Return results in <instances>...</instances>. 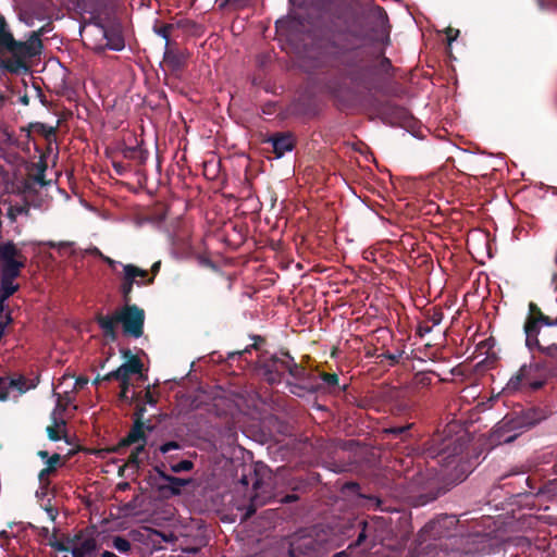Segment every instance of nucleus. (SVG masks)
I'll return each instance as SVG.
<instances>
[{
  "mask_svg": "<svg viewBox=\"0 0 557 557\" xmlns=\"http://www.w3.org/2000/svg\"><path fill=\"white\" fill-rule=\"evenodd\" d=\"M250 0H221L219 7L221 9L230 8L233 11H239L249 5Z\"/></svg>",
  "mask_w": 557,
  "mask_h": 557,
  "instance_id": "e433bc0d",
  "label": "nucleus"
},
{
  "mask_svg": "<svg viewBox=\"0 0 557 557\" xmlns=\"http://www.w3.org/2000/svg\"><path fill=\"white\" fill-rule=\"evenodd\" d=\"M327 534L323 530L313 528L310 531L296 535L290 542L289 557H317L325 549Z\"/></svg>",
  "mask_w": 557,
  "mask_h": 557,
  "instance_id": "6e6552de",
  "label": "nucleus"
},
{
  "mask_svg": "<svg viewBox=\"0 0 557 557\" xmlns=\"http://www.w3.org/2000/svg\"><path fill=\"white\" fill-rule=\"evenodd\" d=\"M26 260L13 242L0 243L1 276L17 278L26 265Z\"/></svg>",
  "mask_w": 557,
  "mask_h": 557,
  "instance_id": "9d476101",
  "label": "nucleus"
},
{
  "mask_svg": "<svg viewBox=\"0 0 557 557\" xmlns=\"http://www.w3.org/2000/svg\"><path fill=\"white\" fill-rule=\"evenodd\" d=\"M95 27V35L99 37V40L95 41L92 49L97 53H101L107 49L113 51H121L125 47V40L123 33L117 26H104L101 22H92Z\"/></svg>",
  "mask_w": 557,
  "mask_h": 557,
  "instance_id": "9b49d317",
  "label": "nucleus"
},
{
  "mask_svg": "<svg viewBox=\"0 0 557 557\" xmlns=\"http://www.w3.org/2000/svg\"><path fill=\"white\" fill-rule=\"evenodd\" d=\"M52 30V23H47L44 26H41L39 29L34 30L35 34H37L40 38L42 35L49 33Z\"/></svg>",
  "mask_w": 557,
  "mask_h": 557,
  "instance_id": "052dcab7",
  "label": "nucleus"
},
{
  "mask_svg": "<svg viewBox=\"0 0 557 557\" xmlns=\"http://www.w3.org/2000/svg\"><path fill=\"white\" fill-rule=\"evenodd\" d=\"M193 468H194V463L190 460H182V461L171 466V470L174 473L190 471Z\"/></svg>",
  "mask_w": 557,
  "mask_h": 557,
  "instance_id": "37998d69",
  "label": "nucleus"
},
{
  "mask_svg": "<svg viewBox=\"0 0 557 557\" xmlns=\"http://www.w3.org/2000/svg\"><path fill=\"white\" fill-rule=\"evenodd\" d=\"M53 473L54 472L50 468H48V467L41 469L39 474H38V480H39L40 484L42 486H48L50 484L49 476L51 474H53Z\"/></svg>",
  "mask_w": 557,
  "mask_h": 557,
  "instance_id": "de8ad7c7",
  "label": "nucleus"
},
{
  "mask_svg": "<svg viewBox=\"0 0 557 557\" xmlns=\"http://www.w3.org/2000/svg\"><path fill=\"white\" fill-rule=\"evenodd\" d=\"M131 381H127V380H123L121 379L120 380V393H119V400L121 401H124V403H131L135 396H137L136 394L133 395L132 398L128 397V392H129V387H131Z\"/></svg>",
  "mask_w": 557,
  "mask_h": 557,
  "instance_id": "58836bf2",
  "label": "nucleus"
},
{
  "mask_svg": "<svg viewBox=\"0 0 557 557\" xmlns=\"http://www.w3.org/2000/svg\"><path fill=\"white\" fill-rule=\"evenodd\" d=\"M432 325L426 322V320L422 321L419 323L418 327H417V331H416V334L419 336V337H423L425 336L426 334H429L431 331H432Z\"/></svg>",
  "mask_w": 557,
  "mask_h": 557,
  "instance_id": "09e8293b",
  "label": "nucleus"
},
{
  "mask_svg": "<svg viewBox=\"0 0 557 557\" xmlns=\"http://www.w3.org/2000/svg\"><path fill=\"white\" fill-rule=\"evenodd\" d=\"M180 448H181V445L176 441H170V442L162 444L159 449L162 454H166L171 450L180 449Z\"/></svg>",
  "mask_w": 557,
  "mask_h": 557,
  "instance_id": "864d4df0",
  "label": "nucleus"
},
{
  "mask_svg": "<svg viewBox=\"0 0 557 557\" xmlns=\"http://www.w3.org/2000/svg\"><path fill=\"white\" fill-rule=\"evenodd\" d=\"M160 268H161V261H156L152 265H151V269H150V273H151V276L150 277H146V278H141L143 280V284L145 285H151L154 281V276L159 273L160 271Z\"/></svg>",
  "mask_w": 557,
  "mask_h": 557,
  "instance_id": "49530a36",
  "label": "nucleus"
},
{
  "mask_svg": "<svg viewBox=\"0 0 557 557\" xmlns=\"http://www.w3.org/2000/svg\"><path fill=\"white\" fill-rule=\"evenodd\" d=\"M39 383V376H35L33 379H27L24 375H18L17 377H9L8 385L11 388H15L20 394H24L29 389L35 388Z\"/></svg>",
  "mask_w": 557,
  "mask_h": 557,
  "instance_id": "393cba45",
  "label": "nucleus"
},
{
  "mask_svg": "<svg viewBox=\"0 0 557 557\" xmlns=\"http://www.w3.org/2000/svg\"><path fill=\"white\" fill-rule=\"evenodd\" d=\"M281 355L287 357L286 372L296 381H298L297 383L309 384L310 380L312 379L311 373H309L302 364L296 362L295 358L288 350L282 349Z\"/></svg>",
  "mask_w": 557,
  "mask_h": 557,
  "instance_id": "4be33fe9",
  "label": "nucleus"
},
{
  "mask_svg": "<svg viewBox=\"0 0 557 557\" xmlns=\"http://www.w3.org/2000/svg\"><path fill=\"white\" fill-rule=\"evenodd\" d=\"M466 449V442L457 436H442L436 434L425 444L422 458L428 463L426 471L434 472L425 486L417 496V504L422 506L435 500L447 490V485L462 482L467 478L461 455Z\"/></svg>",
  "mask_w": 557,
  "mask_h": 557,
  "instance_id": "f03ea898",
  "label": "nucleus"
},
{
  "mask_svg": "<svg viewBox=\"0 0 557 557\" xmlns=\"http://www.w3.org/2000/svg\"><path fill=\"white\" fill-rule=\"evenodd\" d=\"M124 275L122 277L120 292L122 295V299L124 301V305H132V293L134 284L144 285L143 280L137 281V278H146L148 276V271L138 268L135 264L128 263L123 267Z\"/></svg>",
  "mask_w": 557,
  "mask_h": 557,
  "instance_id": "2eb2a0df",
  "label": "nucleus"
},
{
  "mask_svg": "<svg viewBox=\"0 0 557 557\" xmlns=\"http://www.w3.org/2000/svg\"><path fill=\"white\" fill-rule=\"evenodd\" d=\"M287 357L281 355H272L268 358L260 357L256 364V370L262 379L270 385L280 384L283 381L284 373L287 368Z\"/></svg>",
  "mask_w": 557,
  "mask_h": 557,
  "instance_id": "ddd939ff",
  "label": "nucleus"
},
{
  "mask_svg": "<svg viewBox=\"0 0 557 557\" xmlns=\"http://www.w3.org/2000/svg\"><path fill=\"white\" fill-rule=\"evenodd\" d=\"M290 3L300 9H307L310 7H314L318 3V0H289Z\"/></svg>",
  "mask_w": 557,
  "mask_h": 557,
  "instance_id": "603ef678",
  "label": "nucleus"
},
{
  "mask_svg": "<svg viewBox=\"0 0 557 557\" xmlns=\"http://www.w3.org/2000/svg\"><path fill=\"white\" fill-rule=\"evenodd\" d=\"M535 494L546 495L548 498L557 497V479L544 483Z\"/></svg>",
  "mask_w": 557,
  "mask_h": 557,
  "instance_id": "72a5a7b5",
  "label": "nucleus"
},
{
  "mask_svg": "<svg viewBox=\"0 0 557 557\" xmlns=\"http://www.w3.org/2000/svg\"><path fill=\"white\" fill-rule=\"evenodd\" d=\"M46 463H47L48 468H50L53 472H55L57 467L59 465H61V455L55 453L52 456H49Z\"/></svg>",
  "mask_w": 557,
  "mask_h": 557,
  "instance_id": "8fccbe9b",
  "label": "nucleus"
},
{
  "mask_svg": "<svg viewBox=\"0 0 557 557\" xmlns=\"http://www.w3.org/2000/svg\"><path fill=\"white\" fill-rule=\"evenodd\" d=\"M122 356L126 361L117 368L121 379L131 381L132 375L138 374V379L145 381L147 376L143 374L144 363L140 358L133 355L129 349H123Z\"/></svg>",
  "mask_w": 557,
  "mask_h": 557,
  "instance_id": "f3484780",
  "label": "nucleus"
},
{
  "mask_svg": "<svg viewBox=\"0 0 557 557\" xmlns=\"http://www.w3.org/2000/svg\"><path fill=\"white\" fill-rule=\"evenodd\" d=\"M47 245H48L50 248H55V247L64 248V247H70V246H71V243L63 242V243H60V244H55V243H53V242H49V243H47Z\"/></svg>",
  "mask_w": 557,
  "mask_h": 557,
  "instance_id": "69168bd1",
  "label": "nucleus"
},
{
  "mask_svg": "<svg viewBox=\"0 0 557 557\" xmlns=\"http://www.w3.org/2000/svg\"><path fill=\"white\" fill-rule=\"evenodd\" d=\"M544 413L539 408H529L520 412L506 414L494 431V436L505 443L512 442L517 434L505 436V432L530 429L544 419Z\"/></svg>",
  "mask_w": 557,
  "mask_h": 557,
  "instance_id": "39448f33",
  "label": "nucleus"
},
{
  "mask_svg": "<svg viewBox=\"0 0 557 557\" xmlns=\"http://www.w3.org/2000/svg\"><path fill=\"white\" fill-rule=\"evenodd\" d=\"M88 384V379L86 376H78L75 381V387L78 389L84 388Z\"/></svg>",
  "mask_w": 557,
  "mask_h": 557,
  "instance_id": "e2e57ef3",
  "label": "nucleus"
},
{
  "mask_svg": "<svg viewBox=\"0 0 557 557\" xmlns=\"http://www.w3.org/2000/svg\"><path fill=\"white\" fill-rule=\"evenodd\" d=\"M458 35H459V29L447 27L446 36H447L448 44H451L454 40H456Z\"/></svg>",
  "mask_w": 557,
  "mask_h": 557,
  "instance_id": "13d9d810",
  "label": "nucleus"
},
{
  "mask_svg": "<svg viewBox=\"0 0 557 557\" xmlns=\"http://www.w3.org/2000/svg\"><path fill=\"white\" fill-rule=\"evenodd\" d=\"M557 318L546 315L535 302L529 304V312L523 324L525 346L533 354L534 346H539V334L542 326H556Z\"/></svg>",
  "mask_w": 557,
  "mask_h": 557,
  "instance_id": "1a4fd4ad",
  "label": "nucleus"
},
{
  "mask_svg": "<svg viewBox=\"0 0 557 557\" xmlns=\"http://www.w3.org/2000/svg\"><path fill=\"white\" fill-rule=\"evenodd\" d=\"M145 453V446L144 444H139L137 445L133 450L132 453L129 454L128 456V459H127V466H133L135 467L136 469L139 468L143 459L140 458V455Z\"/></svg>",
  "mask_w": 557,
  "mask_h": 557,
  "instance_id": "c9c22d12",
  "label": "nucleus"
},
{
  "mask_svg": "<svg viewBox=\"0 0 557 557\" xmlns=\"http://www.w3.org/2000/svg\"><path fill=\"white\" fill-rule=\"evenodd\" d=\"M8 383H9L8 376L0 377V400H7L9 397V391L11 389V386L8 385Z\"/></svg>",
  "mask_w": 557,
  "mask_h": 557,
  "instance_id": "a18cd8bd",
  "label": "nucleus"
},
{
  "mask_svg": "<svg viewBox=\"0 0 557 557\" xmlns=\"http://www.w3.org/2000/svg\"><path fill=\"white\" fill-rule=\"evenodd\" d=\"M145 412L146 407L145 405H137L135 412L133 413V422H145Z\"/></svg>",
  "mask_w": 557,
  "mask_h": 557,
  "instance_id": "3c124183",
  "label": "nucleus"
},
{
  "mask_svg": "<svg viewBox=\"0 0 557 557\" xmlns=\"http://www.w3.org/2000/svg\"><path fill=\"white\" fill-rule=\"evenodd\" d=\"M403 356V351H399L398 354H392L389 351L382 352L377 356V358L383 362L384 360L388 361L389 366H396L399 363V360Z\"/></svg>",
  "mask_w": 557,
  "mask_h": 557,
  "instance_id": "79ce46f5",
  "label": "nucleus"
},
{
  "mask_svg": "<svg viewBox=\"0 0 557 557\" xmlns=\"http://www.w3.org/2000/svg\"><path fill=\"white\" fill-rule=\"evenodd\" d=\"M188 53L177 45L165 47L163 61L172 71H181L186 66Z\"/></svg>",
  "mask_w": 557,
  "mask_h": 557,
  "instance_id": "412c9836",
  "label": "nucleus"
},
{
  "mask_svg": "<svg viewBox=\"0 0 557 557\" xmlns=\"http://www.w3.org/2000/svg\"><path fill=\"white\" fill-rule=\"evenodd\" d=\"M163 465L162 466H156L153 468V470L156 471L157 475L156 476H150V480H151V484H154L157 487H158V483H157V480L160 479L162 480V473H166L164 470H163Z\"/></svg>",
  "mask_w": 557,
  "mask_h": 557,
  "instance_id": "6e6d98bb",
  "label": "nucleus"
},
{
  "mask_svg": "<svg viewBox=\"0 0 557 557\" xmlns=\"http://www.w3.org/2000/svg\"><path fill=\"white\" fill-rule=\"evenodd\" d=\"M540 354L541 364L546 374L550 376H557V344H550L544 346L539 343V346H534V351Z\"/></svg>",
  "mask_w": 557,
  "mask_h": 557,
  "instance_id": "a211bd4d",
  "label": "nucleus"
},
{
  "mask_svg": "<svg viewBox=\"0 0 557 557\" xmlns=\"http://www.w3.org/2000/svg\"><path fill=\"white\" fill-rule=\"evenodd\" d=\"M287 386L289 388V392L297 396H302L305 393H310V392L315 391V388H313L310 384L287 382Z\"/></svg>",
  "mask_w": 557,
  "mask_h": 557,
  "instance_id": "4c0bfd02",
  "label": "nucleus"
},
{
  "mask_svg": "<svg viewBox=\"0 0 557 557\" xmlns=\"http://www.w3.org/2000/svg\"><path fill=\"white\" fill-rule=\"evenodd\" d=\"M430 374H435L433 371L418 372L414 375V383L419 387H428L432 383Z\"/></svg>",
  "mask_w": 557,
  "mask_h": 557,
  "instance_id": "ea45409f",
  "label": "nucleus"
},
{
  "mask_svg": "<svg viewBox=\"0 0 557 557\" xmlns=\"http://www.w3.org/2000/svg\"><path fill=\"white\" fill-rule=\"evenodd\" d=\"M47 165L45 162H40L38 172L34 176V181L38 183L40 186H46L49 184V182L45 178V172H46Z\"/></svg>",
  "mask_w": 557,
  "mask_h": 557,
  "instance_id": "c03bdc74",
  "label": "nucleus"
},
{
  "mask_svg": "<svg viewBox=\"0 0 557 557\" xmlns=\"http://www.w3.org/2000/svg\"><path fill=\"white\" fill-rule=\"evenodd\" d=\"M177 27H178V25H174V24H170V23H162L157 20L152 26V30L154 34H157L158 36L163 38L165 40V47H169V46H172L175 44V42L171 41V35H172L173 30L176 29Z\"/></svg>",
  "mask_w": 557,
  "mask_h": 557,
  "instance_id": "a878e982",
  "label": "nucleus"
},
{
  "mask_svg": "<svg viewBox=\"0 0 557 557\" xmlns=\"http://www.w3.org/2000/svg\"><path fill=\"white\" fill-rule=\"evenodd\" d=\"M425 320L429 322L432 326L438 325L444 318V313L440 307H433L430 310L425 312Z\"/></svg>",
  "mask_w": 557,
  "mask_h": 557,
  "instance_id": "f704fd0d",
  "label": "nucleus"
},
{
  "mask_svg": "<svg viewBox=\"0 0 557 557\" xmlns=\"http://www.w3.org/2000/svg\"><path fill=\"white\" fill-rule=\"evenodd\" d=\"M73 540V536L71 535H65L63 540H59L60 542H63L65 545H69L70 547H74L75 546V543L74 541L72 542Z\"/></svg>",
  "mask_w": 557,
  "mask_h": 557,
  "instance_id": "338daca9",
  "label": "nucleus"
},
{
  "mask_svg": "<svg viewBox=\"0 0 557 557\" xmlns=\"http://www.w3.org/2000/svg\"><path fill=\"white\" fill-rule=\"evenodd\" d=\"M17 41L10 32L4 16L0 13V51L14 55Z\"/></svg>",
  "mask_w": 557,
  "mask_h": 557,
  "instance_id": "5701e85b",
  "label": "nucleus"
},
{
  "mask_svg": "<svg viewBox=\"0 0 557 557\" xmlns=\"http://www.w3.org/2000/svg\"><path fill=\"white\" fill-rule=\"evenodd\" d=\"M387 14L380 5L335 1L325 4L308 32L307 55L318 70L334 71L354 88L387 95L386 84L396 67L384 48L388 45Z\"/></svg>",
  "mask_w": 557,
  "mask_h": 557,
  "instance_id": "f257e3e1",
  "label": "nucleus"
},
{
  "mask_svg": "<svg viewBox=\"0 0 557 557\" xmlns=\"http://www.w3.org/2000/svg\"><path fill=\"white\" fill-rule=\"evenodd\" d=\"M252 338L255 341L253 344L247 346L243 350H237V351L230 352L227 355V359L234 360L236 358H242L246 354H249L251 351V349L259 350L260 346L265 343V338L260 336V335H255Z\"/></svg>",
  "mask_w": 557,
  "mask_h": 557,
  "instance_id": "2f4dec72",
  "label": "nucleus"
},
{
  "mask_svg": "<svg viewBox=\"0 0 557 557\" xmlns=\"http://www.w3.org/2000/svg\"><path fill=\"white\" fill-rule=\"evenodd\" d=\"M113 168L120 175L123 174V172L125 171V166L120 162H113Z\"/></svg>",
  "mask_w": 557,
  "mask_h": 557,
  "instance_id": "774afa93",
  "label": "nucleus"
},
{
  "mask_svg": "<svg viewBox=\"0 0 557 557\" xmlns=\"http://www.w3.org/2000/svg\"><path fill=\"white\" fill-rule=\"evenodd\" d=\"M122 154L125 159L137 160L144 162L146 157L143 149L139 146H125L122 149Z\"/></svg>",
  "mask_w": 557,
  "mask_h": 557,
  "instance_id": "473e14b6",
  "label": "nucleus"
},
{
  "mask_svg": "<svg viewBox=\"0 0 557 557\" xmlns=\"http://www.w3.org/2000/svg\"><path fill=\"white\" fill-rule=\"evenodd\" d=\"M345 530L343 533L347 536H351L349 531L355 530L357 532V539L350 543L348 548L359 547L368 543L369 547H372L379 541L376 535L377 521H368L364 519H354L345 522Z\"/></svg>",
  "mask_w": 557,
  "mask_h": 557,
  "instance_id": "f8f14e48",
  "label": "nucleus"
},
{
  "mask_svg": "<svg viewBox=\"0 0 557 557\" xmlns=\"http://www.w3.org/2000/svg\"><path fill=\"white\" fill-rule=\"evenodd\" d=\"M137 499H138V496H135L131 502H128L124 505L123 509L127 512L134 511L137 507Z\"/></svg>",
  "mask_w": 557,
  "mask_h": 557,
  "instance_id": "680f3d73",
  "label": "nucleus"
},
{
  "mask_svg": "<svg viewBox=\"0 0 557 557\" xmlns=\"http://www.w3.org/2000/svg\"><path fill=\"white\" fill-rule=\"evenodd\" d=\"M145 311L137 305H124L112 315L97 314L95 320L109 342L117 339V324L122 325L124 335L139 338L144 334Z\"/></svg>",
  "mask_w": 557,
  "mask_h": 557,
  "instance_id": "20e7f679",
  "label": "nucleus"
},
{
  "mask_svg": "<svg viewBox=\"0 0 557 557\" xmlns=\"http://www.w3.org/2000/svg\"><path fill=\"white\" fill-rule=\"evenodd\" d=\"M107 545L124 555H127L132 549V543L127 539L120 535L112 536V539L107 542Z\"/></svg>",
  "mask_w": 557,
  "mask_h": 557,
  "instance_id": "7c9ffc66",
  "label": "nucleus"
},
{
  "mask_svg": "<svg viewBox=\"0 0 557 557\" xmlns=\"http://www.w3.org/2000/svg\"><path fill=\"white\" fill-rule=\"evenodd\" d=\"M376 112L384 122L392 125L408 126L414 121L413 115L407 108L392 101L380 102Z\"/></svg>",
  "mask_w": 557,
  "mask_h": 557,
  "instance_id": "4468645a",
  "label": "nucleus"
},
{
  "mask_svg": "<svg viewBox=\"0 0 557 557\" xmlns=\"http://www.w3.org/2000/svg\"><path fill=\"white\" fill-rule=\"evenodd\" d=\"M26 59L22 55H12V58L2 61V67L13 74L20 73L22 70L27 71L28 67L24 61Z\"/></svg>",
  "mask_w": 557,
  "mask_h": 557,
  "instance_id": "c85d7f7f",
  "label": "nucleus"
},
{
  "mask_svg": "<svg viewBox=\"0 0 557 557\" xmlns=\"http://www.w3.org/2000/svg\"><path fill=\"white\" fill-rule=\"evenodd\" d=\"M413 426L412 423H407L405 425H395L385 428L383 433L385 437L399 438L401 442H405L408 437L411 436L410 430Z\"/></svg>",
  "mask_w": 557,
  "mask_h": 557,
  "instance_id": "bb28decb",
  "label": "nucleus"
},
{
  "mask_svg": "<svg viewBox=\"0 0 557 557\" xmlns=\"http://www.w3.org/2000/svg\"><path fill=\"white\" fill-rule=\"evenodd\" d=\"M16 278L13 277H5L1 276L0 280V302L3 305V302L10 298L15 292L18 290L20 285L14 284V281Z\"/></svg>",
  "mask_w": 557,
  "mask_h": 557,
  "instance_id": "cd10ccee",
  "label": "nucleus"
},
{
  "mask_svg": "<svg viewBox=\"0 0 557 557\" xmlns=\"http://www.w3.org/2000/svg\"><path fill=\"white\" fill-rule=\"evenodd\" d=\"M44 48L41 38L34 32L27 37L26 41H17L14 55L34 58L41 53Z\"/></svg>",
  "mask_w": 557,
  "mask_h": 557,
  "instance_id": "aec40b11",
  "label": "nucleus"
},
{
  "mask_svg": "<svg viewBox=\"0 0 557 557\" xmlns=\"http://www.w3.org/2000/svg\"><path fill=\"white\" fill-rule=\"evenodd\" d=\"M298 499H299L298 495L287 494L280 499V503L281 504H292V503L297 502Z\"/></svg>",
  "mask_w": 557,
  "mask_h": 557,
  "instance_id": "bf43d9fd",
  "label": "nucleus"
},
{
  "mask_svg": "<svg viewBox=\"0 0 557 557\" xmlns=\"http://www.w3.org/2000/svg\"><path fill=\"white\" fill-rule=\"evenodd\" d=\"M162 480L168 482V484L158 485V490L160 492L169 491L172 495H180L182 487L190 483V480L173 476L168 473H162Z\"/></svg>",
  "mask_w": 557,
  "mask_h": 557,
  "instance_id": "b1692460",
  "label": "nucleus"
},
{
  "mask_svg": "<svg viewBox=\"0 0 557 557\" xmlns=\"http://www.w3.org/2000/svg\"><path fill=\"white\" fill-rule=\"evenodd\" d=\"M359 488H360V486L357 482H347L344 485V490H348L351 492H357Z\"/></svg>",
  "mask_w": 557,
  "mask_h": 557,
  "instance_id": "0e129e2a",
  "label": "nucleus"
},
{
  "mask_svg": "<svg viewBox=\"0 0 557 557\" xmlns=\"http://www.w3.org/2000/svg\"><path fill=\"white\" fill-rule=\"evenodd\" d=\"M238 482L245 487L249 484L252 485L249 494V505L243 520L252 517L258 508L269 504L277 496L278 476L273 474L272 470L265 465L257 463L255 467H244Z\"/></svg>",
  "mask_w": 557,
  "mask_h": 557,
  "instance_id": "7ed1b4c3",
  "label": "nucleus"
},
{
  "mask_svg": "<svg viewBox=\"0 0 557 557\" xmlns=\"http://www.w3.org/2000/svg\"><path fill=\"white\" fill-rule=\"evenodd\" d=\"M145 403L149 404L151 406H154L158 403V398L154 396V394L151 392L150 386H148L145 391Z\"/></svg>",
  "mask_w": 557,
  "mask_h": 557,
  "instance_id": "5fc2aeb1",
  "label": "nucleus"
},
{
  "mask_svg": "<svg viewBox=\"0 0 557 557\" xmlns=\"http://www.w3.org/2000/svg\"><path fill=\"white\" fill-rule=\"evenodd\" d=\"M267 143L271 144L276 158L283 157L296 146V139L289 132L273 134L267 139Z\"/></svg>",
  "mask_w": 557,
  "mask_h": 557,
  "instance_id": "6ab92c4d",
  "label": "nucleus"
},
{
  "mask_svg": "<svg viewBox=\"0 0 557 557\" xmlns=\"http://www.w3.org/2000/svg\"><path fill=\"white\" fill-rule=\"evenodd\" d=\"M75 546L70 547L63 542H60L55 532L52 533L49 545L59 552H71L73 557H99L101 553V544L94 537V535L86 530H81L73 535Z\"/></svg>",
  "mask_w": 557,
  "mask_h": 557,
  "instance_id": "0eeeda50",
  "label": "nucleus"
},
{
  "mask_svg": "<svg viewBox=\"0 0 557 557\" xmlns=\"http://www.w3.org/2000/svg\"><path fill=\"white\" fill-rule=\"evenodd\" d=\"M53 425H49L46 429L48 438L53 442H58L62 438L60 429L65 433L66 422L64 419H57L55 413H52Z\"/></svg>",
  "mask_w": 557,
  "mask_h": 557,
  "instance_id": "c756f323",
  "label": "nucleus"
},
{
  "mask_svg": "<svg viewBox=\"0 0 557 557\" xmlns=\"http://www.w3.org/2000/svg\"><path fill=\"white\" fill-rule=\"evenodd\" d=\"M543 364L541 360L534 363L522 364L520 369L509 379L504 391L508 394H513L524 388L529 391H539L545 384L543 377Z\"/></svg>",
  "mask_w": 557,
  "mask_h": 557,
  "instance_id": "423d86ee",
  "label": "nucleus"
},
{
  "mask_svg": "<svg viewBox=\"0 0 557 557\" xmlns=\"http://www.w3.org/2000/svg\"><path fill=\"white\" fill-rule=\"evenodd\" d=\"M101 380H102V381H112V380H116V381H119V382H120L121 376H120V371H119V369L113 370V371H111V372L107 373L106 375H103V376L101 377Z\"/></svg>",
  "mask_w": 557,
  "mask_h": 557,
  "instance_id": "4d7b16f0",
  "label": "nucleus"
},
{
  "mask_svg": "<svg viewBox=\"0 0 557 557\" xmlns=\"http://www.w3.org/2000/svg\"><path fill=\"white\" fill-rule=\"evenodd\" d=\"M320 377L329 388L338 387L339 377L336 373L321 372Z\"/></svg>",
  "mask_w": 557,
  "mask_h": 557,
  "instance_id": "a19ab883",
  "label": "nucleus"
},
{
  "mask_svg": "<svg viewBox=\"0 0 557 557\" xmlns=\"http://www.w3.org/2000/svg\"><path fill=\"white\" fill-rule=\"evenodd\" d=\"M152 431V425L150 423L145 422H133L131 430L127 435L119 442L116 447L113 448V451L121 453L122 449L134 445V444H144L146 446L147 435L146 432Z\"/></svg>",
  "mask_w": 557,
  "mask_h": 557,
  "instance_id": "dca6fc26",
  "label": "nucleus"
}]
</instances>
